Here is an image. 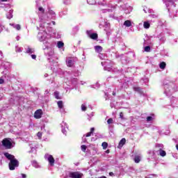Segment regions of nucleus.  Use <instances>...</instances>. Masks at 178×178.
I'll list each match as a JSON object with an SVG mask.
<instances>
[{"label":"nucleus","mask_w":178,"mask_h":178,"mask_svg":"<svg viewBox=\"0 0 178 178\" xmlns=\"http://www.w3.org/2000/svg\"><path fill=\"white\" fill-rule=\"evenodd\" d=\"M107 123H108V124H111V123H113V119L109 118V119L107 120Z\"/></svg>","instance_id":"nucleus-26"},{"label":"nucleus","mask_w":178,"mask_h":178,"mask_svg":"<svg viewBox=\"0 0 178 178\" xmlns=\"http://www.w3.org/2000/svg\"><path fill=\"white\" fill-rule=\"evenodd\" d=\"M4 156L10 161L8 163L10 170H15L16 168H19V161L13 154L6 152L4 153Z\"/></svg>","instance_id":"nucleus-1"},{"label":"nucleus","mask_w":178,"mask_h":178,"mask_svg":"<svg viewBox=\"0 0 178 178\" xmlns=\"http://www.w3.org/2000/svg\"><path fill=\"white\" fill-rule=\"evenodd\" d=\"M84 175L79 172H70V178H83Z\"/></svg>","instance_id":"nucleus-3"},{"label":"nucleus","mask_w":178,"mask_h":178,"mask_svg":"<svg viewBox=\"0 0 178 178\" xmlns=\"http://www.w3.org/2000/svg\"><path fill=\"white\" fill-rule=\"evenodd\" d=\"M31 58L32 59H37V56L35 54H32Z\"/></svg>","instance_id":"nucleus-32"},{"label":"nucleus","mask_w":178,"mask_h":178,"mask_svg":"<svg viewBox=\"0 0 178 178\" xmlns=\"http://www.w3.org/2000/svg\"><path fill=\"white\" fill-rule=\"evenodd\" d=\"M37 136L38 137V138L41 139L42 137V132H38L37 134Z\"/></svg>","instance_id":"nucleus-27"},{"label":"nucleus","mask_w":178,"mask_h":178,"mask_svg":"<svg viewBox=\"0 0 178 178\" xmlns=\"http://www.w3.org/2000/svg\"><path fill=\"white\" fill-rule=\"evenodd\" d=\"M151 51V47H149V46H146L145 47V52H149Z\"/></svg>","instance_id":"nucleus-22"},{"label":"nucleus","mask_w":178,"mask_h":178,"mask_svg":"<svg viewBox=\"0 0 178 178\" xmlns=\"http://www.w3.org/2000/svg\"><path fill=\"white\" fill-rule=\"evenodd\" d=\"M109 176L113 177L115 174L113 172H109Z\"/></svg>","instance_id":"nucleus-34"},{"label":"nucleus","mask_w":178,"mask_h":178,"mask_svg":"<svg viewBox=\"0 0 178 178\" xmlns=\"http://www.w3.org/2000/svg\"><path fill=\"white\" fill-rule=\"evenodd\" d=\"M151 120H152V117L151 116L147 117V122H151Z\"/></svg>","instance_id":"nucleus-28"},{"label":"nucleus","mask_w":178,"mask_h":178,"mask_svg":"<svg viewBox=\"0 0 178 178\" xmlns=\"http://www.w3.org/2000/svg\"><path fill=\"white\" fill-rule=\"evenodd\" d=\"M144 29H149L151 27V24H149V22H145L143 24Z\"/></svg>","instance_id":"nucleus-13"},{"label":"nucleus","mask_w":178,"mask_h":178,"mask_svg":"<svg viewBox=\"0 0 178 178\" xmlns=\"http://www.w3.org/2000/svg\"><path fill=\"white\" fill-rule=\"evenodd\" d=\"M49 15H55V13L52 10H49Z\"/></svg>","instance_id":"nucleus-31"},{"label":"nucleus","mask_w":178,"mask_h":178,"mask_svg":"<svg viewBox=\"0 0 178 178\" xmlns=\"http://www.w3.org/2000/svg\"><path fill=\"white\" fill-rule=\"evenodd\" d=\"M48 161L50 166H54L55 165V159H54V156L52 155L49 156Z\"/></svg>","instance_id":"nucleus-5"},{"label":"nucleus","mask_w":178,"mask_h":178,"mask_svg":"<svg viewBox=\"0 0 178 178\" xmlns=\"http://www.w3.org/2000/svg\"><path fill=\"white\" fill-rule=\"evenodd\" d=\"M81 111H83V112H86V111H87V107L86 106V105H81Z\"/></svg>","instance_id":"nucleus-25"},{"label":"nucleus","mask_w":178,"mask_h":178,"mask_svg":"<svg viewBox=\"0 0 178 178\" xmlns=\"http://www.w3.org/2000/svg\"><path fill=\"white\" fill-rule=\"evenodd\" d=\"M95 49L97 52H102V47L101 46H95Z\"/></svg>","instance_id":"nucleus-16"},{"label":"nucleus","mask_w":178,"mask_h":178,"mask_svg":"<svg viewBox=\"0 0 178 178\" xmlns=\"http://www.w3.org/2000/svg\"><path fill=\"white\" fill-rule=\"evenodd\" d=\"M120 119H124L122 112L120 113Z\"/></svg>","instance_id":"nucleus-30"},{"label":"nucleus","mask_w":178,"mask_h":178,"mask_svg":"<svg viewBox=\"0 0 178 178\" xmlns=\"http://www.w3.org/2000/svg\"><path fill=\"white\" fill-rule=\"evenodd\" d=\"M64 46H65V43H63V42H62V41L58 42V43H57L58 48H63Z\"/></svg>","instance_id":"nucleus-12"},{"label":"nucleus","mask_w":178,"mask_h":178,"mask_svg":"<svg viewBox=\"0 0 178 178\" xmlns=\"http://www.w3.org/2000/svg\"><path fill=\"white\" fill-rule=\"evenodd\" d=\"M74 65V61L70 58H68L67 60V66L68 67H72Z\"/></svg>","instance_id":"nucleus-6"},{"label":"nucleus","mask_w":178,"mask_h":178,"mask_svg":"<svg viewBox=\"0 0 178 178\" xmlns=\"http://www.w3.org/2000/svg\"><path fill=\"white\" fill-rule=\"evenodd\" d=\"M87 33H88V34H90V31H87Z\"/></svg>","instance_id":"nucleus-41"},{"label":"nucleus","mask_w":178,"mask_h":178,"mask_svg":"<svg viewBox=\"0 0 178 178\" xmlns=\"http://www.w3.org/2000/svg\"><path fill=\"white\" fill-rule=\"evenodd\" d=\"M34 52V49H31L29 47L26 51V54H33Z\"/></svg>","instance_id":"nucleus-18"},{"label":"nucleus","mask_w":178,"mask_h":178,"mask_svg":"<svg viewBox=\"0 0 178 178\" xmlns=\"http://www.w3.org/2000/svg\"><path fill=\"white\" fill-rule=\"evenodd\" d=\"M102 147H103V149H106V148H108V143L106 142L102 143Z\"/></svg>","instance_id":"nucleus-19"},{"label":"nucleus","mask_w":178,"mask_h":178,"mask_svg":"<svg viewBox=\"0 0 178 178\" xmlns=\"http://www.w3.org/2000/svg\"><path fill=\"white\" fill-rule=\"evenodd\" d=\"M38 10L39 12H41V13H45V10L42 7H39Z\"/></svg>","instance_id":"nucleus-24"},{"label":"nucleus","mask_w":178,"mask_h":178,"mask_svg":"<svg viewBox=\"0 0 178 178\" xmlns=\"http://www.w3.org/2000/svg\"><path fill=\"white\" fill-rule=\"evenodd\" d=\"M124 26H126V27H130L131 26V21L127 20L124 22Z\"/></svg>","instance_id":"nucleus-11"},{"label":"nucleus","mask_w":178,"mask_h":178,"mask_svg":"<svg viewBox=\"0 0 178 178\" xmlns=\"http://www.w3.org/2000/svg\"><path fill=\"white\" fill-rule=\"evenodd\" d=\"M54 97L56 99H60V96H59V92L58 91L54 92Z\"/></svg>","instance_id":"nucleus-17"},{"label":"nucleus","mask_w":178,"mask_h":178,"mask_svg":"<svg viewBox=\"0 0 178 178\" xmlns=\"http://www.w3.org/2000/svg\"><path fill=\"white\" fill-rule=\"evenodd\" d=\"M57 105L60 109H63V102L62 100L58 101Z\"/></svg>","instance_id":"nucleus-10"},{"label":"nucleus","mask_w":178,"mask_h":178,"mask_svg":"<svg viewBox=\"0 0 178 178\" xmlns=\"http://www.w3.org/2000/svg\"><path fill=\"white\" fill-rule=\"evenodd\" d=\"M134 91H136L137 92H141V88L140 87H135L134 88Z\"/></svg>","instance_id":"nucleus-23"},{"label":"nucleus","mask_w":178,"mask_h":178,"mask_svg":"<svg viewBox=\"0 0 178 178\" xmlns=\"http://www.w3.org/2000/svg\"><path fill=\"white\" fill-rule=\"evenodd\" d=\"M81 149L83 152H86V150L87 149V146L86 145H82L81 146Z\"/></svg>","instance_id":"nucleus-20"},{"label":"nucleus","mask_w":178,"mask_h":178,"mask_svg":"<svg viewBox=\"0 0 178 178\" xmlns=\"http://www.w3.org/2000/svg\"><path fill=\"white\" fill-rule=\"evenodd\" d=\"M35 119H41L42 118V110L38 109L34 113Z\"/></svg>","instance_id":"nucleus-4"},{"label":"nucleus","mask_w":178,"mask_h":178,"mask_svg":"<svg viewBox=\"0 0 178 178\" xmlns=\"http://www.w3.org/2000/svg\"><path fill=\"white\" fill-rule=\"evenodd\" d=\"M15 29H16L17 30H20V29H22V27L20 26L19 24H17V25L15 26Z\"/></svg>","instance_id":"nucleus-29"},{"label":"nucleus","mask_w":178,"mask_h":178,"mask_svg":"<svg viewBox=\"0 0 178 178\" xmlns=\"http://www.w3.org/2000/svg\"><path fill=\"white\" fill-rule=\"evenodd\" d=\"M5 83V81L3 79H0V84H3Z\"/></svg>","instance_id":"nucleus-33"},{"label":"nucleus","mask_w":178,"mask_h":178,"mask_svg":"<svg viewBox=\"0 0 178 178\" xmlns=\"http://www.w3.org/2000/svg\"><path fill=\"white\" fill-rule=\"evenodd\" d=\"M160 155L161 156H166V152L164 150L160 149Z\"/></svg>","instance_id":"nucleus-21"},{"label":"nucleus","mask_w":178,"mask_h":178,"mask_svg":"<svg viewBox=\"0 0 178 178\" xmlns=\"http://www.w3.org/2000/svg\"><path fill=\"white\" fill-rule=\"evenodd\" d=\"M176 149H177V151H178V144L177 145H176Z\"/></svg>","instance_id":"nucleus-39"},{"label":"nucleus","mask_w":178,"mask_h":178,"mask_svg":"<svg viewBox=\"0 0 178 178\" xmlns=\"http://www.w3.org/2000/svg\"><path fill=\"white\" fill-rule=\"evenodd\" d=\"M159 67L160 69H165L166 67V63L165 62H161L160 64H159Z\"/></svg>","instance_id":"nucleus-14"},{"label":"nucleus","mask_w":178,"mask_h":178,"mask_svg":"<svg viewBox=\"0 0 178 178\" xmlns=\"http://www.w3.org/2000/svg\"><path fill=\"white\" fill-rule=\"evenodd\" d=\"M8 0H1V2H6Z\"/></svg>","instance_id":"nucleus-37"},{"label":"nucleus","mask_w":178,"mask_h":178,"mask_svg":"<svg viewBox=\"0 0 178 178\" xmlns=\"http://www.w3.org/2000/svg\"><path fill=\"white\" fill-rule=\"evenodd\" d=\"M113 96L116 95V92H113Z\"/></svg>","instance_id":"nucleus-38"},{"label":"nucleus","mask_w":178,"mask_h":178,"mask_svg":"<svg viewBox=\"0 0 178 178\" xmlns=\"http://www.w3.org/2000/svg\"><path fill=\"white\" fill-rule=\"evenodd\" d=\"M94 131H95V128L92 127L90 131L86 134V137H91V134H93Z\"/></svg>","instance_id":"nucleus-8"},{"label":"nucleus","mask_w":178,"mask_h":178,"mask_svg":"<svg viewBox=\"0 0 178 178\" xmlns=\"http://www.w3.org/2000/svg\"><path fill=\"white\" fill-rule=\"evenodd\" d=\"M90 1L91 0H87L88 3H90Z\"/></svg>","instance_id":"nucleus-40"},{"label":"nucleus","mask_w":178,"mask_h":178,"mask_svg":"<svg viewBox=\"0 0 178 178\" xmlns=\"http://www.w3.org/2000/svg\"><path fill=\"white\" fill-rule=\"evenodd\" d=\"M140 161H141V159H140V156H136L134 158L135 163H140Z\"/></svg>","instance_id":"nucleus-15"},{"label":"nucleus","mask_w":178,"mask_h":178,"mask_svg":"<svg viewBox=\"0 0 178 178\" xmlns=\"http://www.w3.org/2000/svg\"><path fill=\"white\" fill-rule=\"evenodd\" d=\"M109 152H111V151H110L109 149H107V150L106 151V154H109Z\"/></svg>","instance_id":"nucleus-36"},{"label":"nucleus","mask_w":178,"mask_h":178,"mask_svg":"<svg viewBox=\"0 0 178 178\" xmlns=\"http://www.w3.org/2000/svg\"><path fill=\"white\" fill-rule=\"evenodd\" d=\"M125 144H126V138H123L122 139L120 140V141L119 143V146L122 147Z\"/></svg>","instance_id":"nucleus-9"},{"label":"nucleus","mask_w":178,"mask_h":178,"mask_svg":"<svg viewBox=\"0 0 178 178\" xmlns=\"http://www.w3.org/2000/svg\"><path fill=\"white\" fill-rule=\"evenodd\" d=\"M89 37L91 40H98V34L95 33L90 34Z\"/></svg>","instance_id":"nucleus-7"},{"label":"nucleus","mask_w":178,"mask_h":178,"mask_svg":"<svg viewBox=\"0 0 178 178\" xmlns=\"http://www.w3.org/2000/svg\"><path fill=\"white\" fill-rule=\"evenodd\" d=\"M10 140L12 139L9 138H5L2 140L1 144L6 149H12V148H13V143L12 141H10Z\"/></svg>","instance_id":"nucleus-2"},{"label":"nucleus","mask_w":178,"mask_h":178,"mask_svg":"<svg viewBox=\"0 0 178 178\" xmlns=\"http://www.w3.org/2000/svg\"><path fill=\"white\" fill-rule=\"evenodd\" d=\"M22 178H26V174H22Z\"/></svg>","instance_id":"nucleus-35"}]
</instances>
